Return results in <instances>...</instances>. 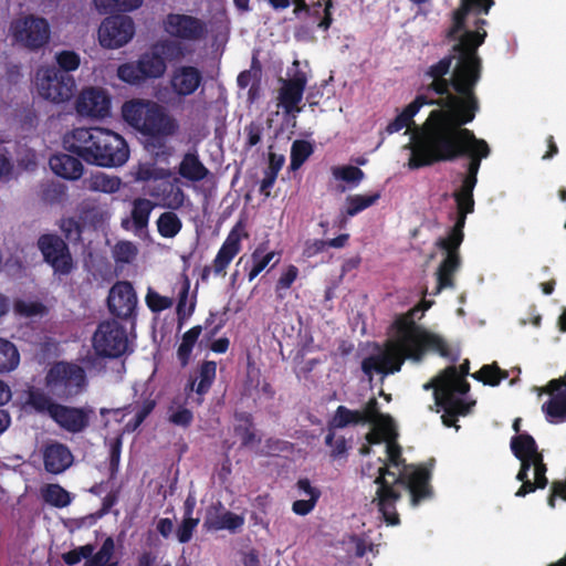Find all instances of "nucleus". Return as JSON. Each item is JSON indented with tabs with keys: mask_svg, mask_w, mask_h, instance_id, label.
Returning <instances> with one entry per match:
<instances>
[{
	"mask_svg": "<svg viewBox=\"0 0 566 566\" xmlns=\"http://www.w3.org/2000/svg\"><path fill=\"white\" fill-rule=\"evenodd\" d=\"M55 61L57 65L65 72H73L77 70L81 64L80 55L71 50L56 52Z\"/></svg>",
	"mask_w": 566,
	"mask_h": 566,
	"instance_id": "nucleus-50",
	"label": "nucleus"
},
{
	"mask_svg": "<svg viewBox=\"0 0 566 566\" xmlns=\"http://www.w3.org/2000/svg\"><path fill=\"white\" fill-rule=\"evenodd\" d=\"M38 247L44 260L54 272L67 274L73 268V261L65 242L57 235L45 234L38 241Z\"/></svg>",
	"mask_w": 566,
	"mask_h": 566,
	"instance_id": "nucleus-15",
	"label": "nucleus"
},
{
	"mask_svg": "<svg viewBox=\"0 0 566 566\" xmlns=\"http://www.w3.org/2000/svg\"><path fill=\"white\" fill-rule=\"evenodd\" d=\"M114 552V539L108 536L104 539L101 548L85 560L84 566H118L117 562H112Z\"/></svg>",
	"mask_w": 566,
	"mask_h": 566,
	"instance_id": "nucleus-34",
	"label": "nucleus"
},
{
	"mask_svg": "<svg viewBox=\"0 0 566 566\" xmlns=\"http://www.w3.org/2000/svg\"><path fill=\"white\" fill-rule=\"evenodd\" d=\"M216 373H217V364L214 361H203L198 371L195 379H189L186 390L189 392H196L198 396L206 395L214 379H216Z\"/></svg>",
	"mask_w": 566,
	"mask_h": 566,
	"instance_id": "nucleus-28",
	"label": "nucleus"
},
{
	"mask_svg": "<svg viewBox=\"0 0 566 566\" xmlns=\"http://www.w3.org/2000/svg\"><path fill=\"white\" fill-rule=\"evenodd\" d=\"M84 185L93 191L114 193L120 189L122 181L118 177L109 176L105 172H96L86 178Z\"/></svg>",
	"mask_w": 566,
	"mask_h": 566,
	"instance_id": "nucleus-31",
	"label": "nucleus"
},
{
	"mask_svg": "<svg viewBox=\"0 0 566 566\" xmlns=\"http://www.w3.org/2000/svg\"><path fill=\"white\" fill-rule=\"evenodd\" d=\"M510 446L515 458L530 457L538 448L535 439L526 432L512 437Z\"/></svg>",
	"mask_w": 566,
	"mask_h": 566,
	"instance_id": "nucleus-37",
	"label": "nucleus"
},
{
	"mask_svg": "<svg viewBox=\"0 0 566 566\" xmlns=\"http://www.w3.org/2000/svg\"><path fill=\"white\" fill-rule=\"evenodd\" d=\"M155 205L148 199H136L134 201L132 218L138 229L147 226L148 219Z\"/></svg>",
	"mask_w": 566,
	"mask_h": 566,
	"instance_id": "nucleus-42",
	"label": "nucleus"
},
{
	"mask_svg": "<svg viewBox=\"0 0 566 566\" xmlns=\"http://www.w3.org/2000/svg\"><path fill=\"white\" fill-rule=\"evenodd\" d=\"M359 410H350L345 406H338L334 417L327 422V433L325 436V444L333 446L335 438V429H342L349 424H359L361 422Z\"/></svg>",
	"mask_w": 566,
	"mask_h": 566,
	"instance_id": "nucleus-26",
	"label": "nucleus"
},
{
	"mask_svg": "<svg viewBox=\"0 0 566 566\" xmlns=\"http://www.w3.org/2000/svg\"><path fill=\"white\" fill-rule=\"evenodd\" d=\"M208 170L193 154L185 155L179 166V174L189 180L198 181L206 177Z\"/></svg>",
	"mask_w": 566,
	"mask_h": 566,
	"instance_id": "nucleus-35",
	"label": "nucleus"
},
{
	"mask_svg": "<svg viewBox=\"0 0 566 566\" xmlns=\"http://www.w3.org/2000/svg\"><path fill=\"white\" fill-rule=\"evenodd\" d=\"M13 311L23 317H35L43 315L45 307L38 301L21 298L14 302Z\"/></svg>",
	"mask_w": 566,
	"mask_h": 566,
	"instance_id": "nucleus-46",
	"label": "nucleus"
},
{
	"mask_svg": "<svg viewBox=\"0 0 566 566\" xmlns=\"http://www.w3.org/2000/svg\"><path fill=\"white\" fill-rule=\"evenodd\" d=\"M244 524V517L230 511H226L221 515L209 514L205 521V525L210 530H228L230 532H237Z\"/></svg>",
	"mask_w": 566,
	"mask_h": 566,
	"instance_id": "nucleus-30",
	"label": "nucleus"
},
{
	"mask_svg": "<svg viewBox=\"0 0 566 566\" xmlns=\"http://www.w3.org/2000/svg\"><path fill=\"white\" fill-rule=\"evenodd\" d=\"M9 35L18 46L35 52L49 43L51 28L44 18L21 15L11 22Z\"/></svg>",
	"mask_w": 566,
	"mask_h": 566,
	"instance_id": "nucleus-10",
	"label": "nucleus"
},
{
	"mask_svg": "<svg viewBox=\"0 0 566 566\" xmlns=\"http://www.w3.org/2000/svg\"><path fill=\"white\" fill-rule=\"evenodd\" d=\"M412 350L446 354L448 348L439 335L413 325L409 317H400L396 322L395 339L385 354H409Z\"/></svg>",
	"mask_w": 566,
	"mask_h": 566,
	"instance_id": "nucleus-7",
	"label": "nucleus"
},
{
	"mask_svg": "<svg viewBox=\"0 0 566 566\" xmlns=\"http://www.w3.org/2000/svg\"><path fill=\"white\" fill-rule=\"evenodd\" d=\"M307 83V76L303 72H296L290 80L283 81L280 91L279 106L286 113H298V104L303 98V92Z\"/></svg>",
	"mask_w": 566,
	"mask_h": 566,
	"instance_id": "nucleus-19",
	"label": "nucleus"
},
{
	"mask_svg": "<svg viewBox=\"0 0 566 566\" xmlns=\"http://www.w3.org/2000/svg\"><path fill=\"white\" fill-rule=\"evenodd\" d=\"M49 164L51 170L64 179L75 180L83 175L82 163L67 154L52 156Z\"/></svg>",
	"mask_w": 566,
	"mask_h": 566,
	"instance_id": "nucleus-25",
	"label": "nucleus"
},
{
	"mask_svg": "<svg viewBox=\"0 0 566 566\" xmlns=\"http://www.w3.org/2000/svg\"><path fill=\"white\" fill-rule=\"evenodd\" d=\"M329 448H331L329 455L333 460L346 458L347 451H348V446H347L346 439L343 436L337 437V438L335 437L333 440V446Z\"/></svg>",
	"mask_w": 566,
	"mask_h": 566,
	"instance_id": "nucleus-58",
	"label": "nucleus"
},
{
	"mask_svg": "<svg viewBox=\"0 0 566 566\" xmlns=\"http://www.w3.org/2000/svg\"><path fill=\"white\" fill-rule=\"evenodd\" d=\"M317 494L315 493L307 500H296L292 505V511L300 516H305L313 511L317 503Z\"/></svg>",
	"mask_w": 566,
	"mask_h": 566,
	"instance_id": "nucleus-55",
	"label": "nucleus"
},
{
	"mask_svg": "<svg viewBox=\"0 0 566 566\" xmlns=\"http://www.w3.org/2000/svg\"><path fill=\"white\" fill-rule=\"evenodd\" d=\"M423 356H366L361 361V369L371 379L373 374L390 375L399 371L405 359L420 363Z\"/></svg>",
	"mask_w": 566,
	"mask_h": 566,
	"instance_id": "nucleus-20",
	"label": "nucleus"
},
{
	"mask_svg": "<svg viewBox=\"0 0 566 566\" xmlns=\"http://www.w3.org/2000/svg\"><path fill=\"white\" fill-rule=\"evenodd\" d=\"M300 271L297 266L287 264L282 268L280 276L275 284V292L280 298H283L293 283L297 280Z\"/></svg>",
	"mask_w": 566,
	"mask_h": 566,
	"instance_id": "nucleus-41",
	"label": "nucleus"
},
{
	"mask_svg": "<svg viewBox=\"0 0 566 566\" xmlns=\"http://www.w3.org/2000/svg\"><path fill=\"white\" fill-rule=\"evenodd\" d=\"M247 235L244 226L241 222H238L217 254L214 260V269L217 272H222L229 265L232 259L241 250V241L247 238Z\"/></svg>",
	"mask_w": 566,
	"mask_h": 566,
	"instance_id": "nucleus-21",
	"label": "nucleus"
},
{
	"mask_svg": "<svg viewBox=\"0 0 566 566\" xmlns=\"http://www.w3.org/2000/svg\"><path fill=\"white\" fill-rule=\"evenodd\" d=\"M146 304L153 312H161L172 306V300L167 296H163L156 291L148 290L146 294Z\"/></svg>",
	"mask_w": 566,
	"mask_h": 566,
	"instance_id": "nucleus-52",
	"label": "nucleus"
},
{
	"mask_svg": "<svg viewBox=\"0 0 566 566\" xmlns=\"http://www.w3.org/2000/svg\"><path fill=\"white\" fill-rule=\"evenodd\" d=\"M156 527H157L158 533L163 537L168 538L174 531V523L170 518L163 517V518H159Z\"/></svg>",
	"mask_w": 566,
	"mask_h": 566,
	"instance_id": "nucleus-64",
	"label": "nucleus"
},
{
	"mask_svg": "<svg viewBox=\"0 0 566 566\" xmlns=\"http://www.w3.org/2000/svg\"><path fill=\"white\" fill-rule=\"evenodd\" d=\"M117 77L129 85H139L145 82L140 65L137 62H126L117 67Z\"/></svg>",
	"mask_w": 566,
	"mask_h": 566,
	"instance_id": "nucleus-40",
	"label": "nucleus"
},
{
	"mask_svg": "<svg viewBox=\"0 0 566 566\" xmlns=\"http://www.w3.org/2000/svg\"><path fill=\"white\" fill-rule=\"evenodd\" d=\"M41 495L45 503L59 509L66 507L72 502L70 492H67L60 484L55 483L46 484L43 486L41 490Z\"/></svg>",
	"mask_w": 566,
	"mask_h": 566,
	"instance_id": "nucleus-33",
	"label": "nucleus"
},
{
	"mask_svg": "<svg viewBox=\"0 0 566 566\" xmlns=\"http://www.w3.org/2000/svg\"><path fill=\"white\" fill-rule=\"evenodd\" d=\"M136 180L159 182L149 190V195L159 198L164 207L178 209L184 205L185 195L178 186V179H171L170 172L150 164H142L133 172Z\"/></svg>",
	"mask_w": 566,
	"mask_h": 566,
	"instance_id": "nucleus-9",
	"label": "nucleus"
},
{
	"mask_svg": "<svg viewBox=\"0 0 566 566\" xmlns=\"http://www.w3.org/2000/svg\"><path fill=\"white\" fill-rule=\"evenodd\" d=\"M556 496H559V497L566 500V481L565 482L556 481L553 483L552 493L548 496V501H547L548 505L551 507H555Z\"/></svg>",
	"mask_w": 566,
	"mask_h": 566,
	"instance_id": "nucleus-61",
	"label": "nucleus"
},
{
	"mask_svg": "<svg viewBox=\"0 0 566 566\" xmlns=\"http://www.w3.org/2000/svg\"><path fill=\"white\" fill-rule=\"evenodd\" d=\"M135 35V23L126 15L104 19L97 31V40L102 48L117 50L128 44Z\"/></svg>",
	"mask_w": 566,
	"mask_h": 566,
	"instance_id": "nucleus-12",
	"label": "nucleus"
},
{
	"mask_svg": "<svg viewBox=\"0 0 566 566\" xmlns=\"http://www.w3.org/2000/svg\"><path fill=\"white\" fill-rule=\"evenodd\" d=\"M327 247L326 241L321 239L306 240L303 248V256L306 259L313 258L323 252Z\"/></svg>",
	"mask_w": 566,
	"mask_h": 566,
	"instance_id": "nucleus-57",
	"label": "nucleus"
},
{
	"mask_svg": "<svg viewBox=\"0 0 566 566\" xmlns=\"http://www.w3.org/2000/svg\"><path fill=\"white\" fill-rule=\"evenodd\" d=\"M34 87L41 97L59 104L73 96L75 83L72 76L53 66H41L35 72Z\"/></svg>",
	"mask_w": 566,
	"mask_h": 566,
	"instance_id": "nucleus-11",
	"label": "nucleus"
},
{
	"mask_svg": "<svg viewBox=\"0 0 566 566\" xmlns=\"http://www.w3.org/2000/svg\"><path fill=\"white\" fill-rule=\"evenodd\" d=\"M168 420L174 426L188 428L193 421V413L190 409L182 406L178 407L177 409L170 407Z\"/></svg>",
	"mask_w": 566,
	"mask_h": 566,
	"instance_id": "nucleus-51",
	"label": "nucleus"
},
{
	"mask_svg": "<svg viewBox=\"0 0 566 566\" xmlns=\"http://www.w3.org/2000/svg\"><path fill=\"white\" fill-rule=\"evenodd\" d=\"M374 424L375 428L366 434V440L369 444H379L394 438L391 437L394 430L391 418H386V422Z\"/></svg>",
	"mask_w": 566,
	"mask_h": 566,
	"instance_id": "nucleus-45",
	"label": "nucleus"
},
{
	"mask_svg": "<svg viewBox=\"0 0 566 566\" xmlns=\"http://www.w3.org/2000/svg\"><path fill=\"white\" fill-rule=\"evenodd\" d=\"M156 407V401L153 399H146L142 407L136 411L134 419H133V429H136L139 427L145 419L151 413V411Z\"/></svg>",
	"mask_w": 566,
	"mask_h": 566,
	"instance_id": "nucleus-56",
	"label": "nucleus"
},
{
	"mask_svg": "<svg viewBox=\"0 0 566 566\" xmlns=\"http://www.w3.org/2000/svg\"><path fill=\"white\" fill-rule=\"evenodd\" d=\"M386 453V459L378 458L381 465L377 469L378 475L374 481L377 490L373 503L388 525H398L400 518L396 504L400 501L401 493L395 486L406 488L410 493L411 505L417 506L433 494L430 485L431 472L423 465L406 464L402 449L395 437L387 441Z\"/></svg>",
	"mask_w": 566,
	"mask_h": 566,
	"instance_id": "nucleus-2",
	"label": "nucleus"
},
{
	"mask_svg": "<svg viewBox=\"0 0 566 566\" xmlns=\"http://www.w3.org/2000/svg\"><path fill=\"white\" fill-rule=\"evenodd\" d=\"M474 379L482 381L484 385L497 386L503 379L509 377L506 370H502L496 363L486 364L481 369L471 375Z\"/></svg>",
	"mask_w": 566,
	"mask_h": 566,
	"instance_id": "nucleus-36",
	"label": "nucleus"
},
{
	"mask_svg": "<svg viewBox=\"0 0 566 566\" xmlns=\"http://www.w3.org/2000/svg\"><path fill=\"white\" fill-rule=\"evenodd\" d=\"M125 122L145 136L163 139L178 130L176 118L167 114L156 102L132 99L122 107Z\"/></svg>",
	"mask_w": 566,
	"mask_h": 566,
	"instance_id": "nucleus-5",
	"label": "nucleus"
},
{
	"mask_svg": "<svg viewBox=\"0 0 566 566\" xmlns=\"http://www.w3.org/2000/svg\"><path fill=\"white\" fill-rule=\"evenodd\" d=\"M201 83V73L193 66L177 67L170 77V87L178 96H188L197 91Z\"/></svg>",
	"mask_w": 566,
	"mask_h": 566,
	"instance_id": "nucleus-23",
	"label": "nucleus"
},
{
	"mask_svg": "<svg viewBox=\"0 0 566 566\" xmlns=\"http://www.w3.org/2000/svg\"><path fill=\"white\" fill-rule=\"evenodd\" d=\"M44 386L56 399L69 400L84 390L86 374L84 368L76 364L57 361L46 371Z\"/></svg>",
	"mask_w": 566,
	"mask_h": 566,
	"instance_id": "nucleus-8",
	"label": "nucleus"
},
{
	"mask_svg": "<svg viewBox=\"0 0 566 566\" xmlns=\"http://www.w3.org/2000/svg\"><path fill=\"white\" fill-rule=\"evenodd\" d=\"M359 416L363 418L360 423H382L386 422V418H390L379 412V405L375 397L367 401L364 409L359 411Z\"/></svg>",
	"mask_w": 566,
	"mask_h": 566,
	"instance_id": "nucleus-47",
	"label": "nucleus"
},
{
	"mask_svg": "<svg viewBox=\"0 0 566 566\" xmlns=\"http://www.w3.org/2000/svg\"><path fill=\"white\" fill-rule=\"evenodd\" d=\"M109 311L120 318H130L136 310L137 296L129 282L114 284L108 294Z\"/></svg>",
	"mask_w": 566,
	"mask_h": 566,
	"instance_id": "nucleus-18",
	"label": "nucleus"
},
{
	"mask_svg": "<svg viewBox=\"0 0 566 566\" xmlns=\"http://www.w3.org/2000/svg\"><path fill=\"white\" fill-rule=\"evenodd\" d=\"M198 523V518H193L192 516H185L184 521L177 528V538L181 544L188 543L192 538Z\"/></svg>",
	"mask_w": 566,
	"mask_h": 566,
	"instance_id": "nucleus-53",
	"label": "nucleus"
},
{
	"mask_svg": "<svg viewBox=\"0 0 566 566\" xmlns=\"http://www.w3.org/2000/svg\"><path fill=\"white\" fill-rule=\"evenodd\" d=\"M63 145L87 164L103 168L123 166L129 158L126 140L103 127L75 128L64 136Z\"/></svg>",
	"mask_w": 566,
	"mask_h": 566,
	"instance_id": "nucleus-4",
	"label": "nucleus"
},
{
	"mask_svg": "<svg viewBox=\"0 0 566 566\" xmlns=\"http://www.w3.org/2000/svg\"><path fill=\"white\" fill-rule=\"evenodd\" d=\"M313 153V146L306 140H295L291 148V169L297 170Z\"/></svg>",
	"mask_w": 566,
	"mask_h": 566,
	"instance_id": "nucleus-43",
	"label": "nucleus"
},
{
	"mask_svg": "<svg viewBox=\"0 0 566 566\" xmlns=\"http://www.w3.org/2000/svg\"><path fill=\"white\" fill-rule=\"evenodd\" d=\"M75 107L81 116L102 119L109 115L111 97L103 88L87 87L80 93Z\"/></svg>",
	"mask_w": 566,
	"mask_h": 566,
	"instance_id": "nucleus-17",
	"label": "nucleus"
},
{
	"mask_svg": "<svg viewBox=\"0 0 566 566\" xmlns=\"http://www.w3.org/2000/svg\"><path fill=\"white\" fill-rule=\"evenodd\" d=\"M281 254L274 250H269L264 244L258 247L250 256L248 279L252 282L268 265L274 266L280 262Z\"/></svg>",
	"mask_w": 566,
	"mask_h": 566,
	"instance_id": "nucleus-27",
	"label": "nucleus"
},
{
	"mask_svg": "<svg viewBox=\"0 0 566 566\" xmlns=\"http://www.w3.org/2000/svg\"><path fill=\"white\" fill-rule=\"evenodd\" d=\"M175 49L172 42L161 41L138 59L145 81L159 78L166 73L167 60L174 56Z\"/></svg>",
	"mask_w": 566,
	"mask_h": 566,
	"instance_id": "nucleus-14",
	"label": "nucleus"
},
{
	"mask_svg": "<svg viewBox=\"0 0 566 566\" xmlns=\"http://www.w3.org/2000/svg\"><path fill=\"white\" fill-rule=\"evenodd\" d=\"M96 354H126L133 352V340L115 321L102 323L93 337Z\"/></svg>",
	"mask_w": 566,
	"mask_h": 566,
	"instance_id": "nucleus-13",
	"label": "nucleus"
},
{
	"mask_svg": "<svg viewBox=\"0 0 566 566\" xmlns=\"http://www.w3.org/2000/svg\"><path fill=\"white\" fill-rule=\"evenodd\" d=\"M118 501V491H112L109 492L102 501V506L97 511L96 516L102 517L106 515L111 509L117 503Z\"/></svg>",
	"mask_w": 566,
	"mask_h": 566,
	"instance_id": "nucleus-60",
	"label": "nucleus"
},
{
	"mask_svg": "<svg viewBox=\"0 0 566 566\" xmlns=\"http://www.w3.org/2000/svg\"><path fill=\"white\" fill-rule=\"evenodd\" d=\"M234 419L239 422L234 426V433L240 438L242 447L247 448L261 442V438H258L254 431V422L251 413L245 411L235 412Z\"/></svg>",
	"mask_w": 566,
	"mask_h": 566,
	"instance_id": "nucleus-29",
	"label": "nucleus"
},
{
	"mask_svg": "<svg viewBox=\"0 0 566 566\" xmlns=\"http://www.w3.org/2000/svg\"><path fill=\"white\" fill-rule=\"evenodd\" d=\"M95 551V546L93 544H86L83 546L75 547L66 553L62 554V560L67 566H75L77 565L82 559L87 560V558L93 554Z\"/></svg>",
	"mask_w": 566,
	"mask_h": 566,
	"instance_id": "nucleus-48",
	"label": "nucleus"
},
{
	"mask_svg": "<svg viewBox=\"0 0 566 566\" xmlns=\"http://www.w3.org/2000/svg\"><path fill=\"white\" fill-rule=\"evenodd\" d=\"M182 223L174 212H164L157 220V229L161 237L174 238L181 230Z\"/></svg>",
	"mask_w": 566,
	"mask_h": 566,
	"instance_id": "nucleus-38",
	"label": "nucleus"
},
{
	"mask_svg": "<svg viewBox=\"0 0 566 566\" xmlns=\"http://www.w3.org/2000/svg\"><path fill=\"white\" fill-rule=\"evenodd\" d=\"M480 71L479 56L470 53L442 59L426 74L429 80L428 91L438 94L439 98L432 101L426 95L417 96L385 128L388 135L402 129L410 135V142L405 146L410 150V168L451 160L464 153L471 158L462 185L454 193L457 222L436 243L444 252V259L437 272L436 294L452 286V274L460 264L458 249L463 241L465 219L474 210L473 189L478 181L480 163L490 155L488 143L462 127L471 123L479 111L474 88L480 80Z\"/></svg>",
	"mask_w": 566,
	"mask_h": 566,
	"instance_id": "nucleus-1",
	"label": "nucleus"
},
{
	"mask_svg": "<svg viewBox=\"0 0 566 566\" xmlns=\"http://www.w3.org/2000/svg\"><path fill=\"white\" fill-rule=\"evenodd\" d=\"M379 198V192H373L368 195L357 193L347 196L344 202V213L347 217H354L360 211L375 205Z\"/></svg>",
	"mask_w": 566,
	"mask_h": 566,
	"instance_id": "nucleus-32",
	"label": "nucleus"
},
{
	"mask_svg": "<svg viewBox=\"0 0 566 566\" xmlns=\"http://www.w3.org/2000/svg\"><path fill=\"white\" fill-rule=\"evenodd\" d=\"M120 440H117L112 447L109 451V470L111 476L113 478L117 471L120 460Z\"/></svg>",
	"mask_w": 566,
	"mask_h": 566,
	"instance_id": "nucleus-59",
	"label": "nucleus"
},
{
	"mask_svg": "<svg viewBox=\"0 0 566 566\" xmlns=\"http://www.w3.org/2000/svg\"><path fill=\"white\" fill-rule=\"evenodd\" d=\"M73 463L70 449L60 442L49 443L43 450V464L46 472L60 474Z\"/></svg>",
	"mask_w": 566,
	"mask_h": 566,
	"instance_id": "nucleus-22",
	"label": "nucleus"
},
{
	"mask_svg": "<svg viewBox=\"0 0 566 566\" xmlns=\"http://www.w3.org/2000/svg\"><path fill=\"white\" fill-rule=\"evenodd\" d=\"M25 405L39 415L49 416L61 429L71 433L83 432L94 415L91 407H72L55 402L43 389L33 386L27 390Z\"/></svg>",
	"mask_w": 566,
	"mask_h": 566,
	"instance_id": "nucleus-6",
	"label": "nucleus"
},
{
	"mask_svg": "<svg viewBox=\"0 0 566 566\" xmlns=\"http://www.w3.org/2000/svg\"><path fill=\"white\" fill-rule=\"evenodd\" d=\"M452 363L442 369L437 376L423 384V390H433L434 405L429 406L430 411L443 410L441 420L443 426L455 428L459 417L468 416L475 406V400H468L465 396L470 391V384L467 376L470 370L469 359H464L459 366L455 365L459 356H451Z\"/></svg>",
	"mask_w": 566,
	"mask_h": 566,
	"instance_id": "nucleus-3",
	"label": "nucleus"
},
{
	"mask_svg": "<svg viewBox=\"0 0 566 566\" xmlns=\"http://www.w3.org/2000/svg\"><path fill=\"white\" fill-rule=\"evenodd\" d=\"M118 0H94V6L99 13L117 11Z\"/></svg>",
	"mask_w": 566,
	"mask_h": 566,
	"instance_id": "nucleus-63",
	"label": "nucleus"
},
{
	"mask_svg": "<svg viewBox=\"0 0 566 566\" xmlns=\"http://www.w3.org/2000/svg\"><path fill=\"white\" fill-rule=\"evenodd\" d=\"M164 30L169 35L184 41H198L207 33V28L201 20L179 13H171L166 17Z\"/></svg>",
	"mask_w": 566,
	"mask_h": 566,
	"instance_id": "nucleus-16",
	"label": "nucleus"
},
{
	"mask_svg": "<svg viewBox=\"0 0 566 566\" xmlns=\"http://www.w3.org/2000/svg\"><path fill=\"white\" fill-rule=\"evenodd\" d=\"M113 254L116 262L130 263L136 259L138 249L133 242L122 241L115 245Z\"/></svg>",
	"mask_w": 566,
	"mask_h": 566,
	"instance_id": "nucleus-49",
	"label": "nucleus"
},
{
	"mask_svg": "<svg viewBox=\"0 0 566 566\" xmlns=\"http://www.w3.org/2000/svg\"><path fill=\"white\" fill-rule=\"evenodd\" d=\"M201 334V326H195L185 333L179 346V354H188L192 350L195 343Z\"/></svg>",
	"mask_w": 566,
	"mask_h": 566,
	"instance_id": "nucleus-54",
	"label": "nucleus"
},
{
	"mask_svg": "<svg viewBox=\"0 0 566 566\" xmlns=\"http://www.w3.org/2000/svg\"><path fill=\"white\" fill-rule=\"evenodd\" d=\"M190 283L188 280H184L179 291V300L177 305V312L179 318H188L195 310V297L189 295Z\"/></svg>",
	"mask_w": 566,
	"mask_h": 566,
	"instance_id": "nucleus-44",
	"label": "nucleus"
},
{
	"mask_svg": "<svg viewBox=\"0 0 566 566\" xmlns=\"http://www.w3.org/2000/svg\"><path fill=\"white\" fill-rule=\"evenodd\" d=\"M562 380L552 379L545 391L552 397L543 405V411L548 418H565L566 417V389H560Z\"/></svg>",
	"mask_w": 566,
	"mask_h": 566,
	"instance_id": "nucleus-24",
	"label": "nucleus"
},
{
	"mask_svg": "<svg viewBox=\"0 0 566 566\" xmlns=\"http://www.w3.org/2000/svg\"><path fill=\"white\" fill-rule=\"evenodd\" d=\"M21 356H0V374L14 370L20 363Z\"/></svg>",
	"mask_w": 566,
	"mask_h": 566,
	"instance_id": "nucleus-62",
	"label": "nucleus"
},
{
	"mask_svg": "<svg viewBox=\"0 0 566 566\" xmlns=\"http://www.w3.org/2000/svg\"><path fill=\"white\" fill-rule=\"evenodd\" d=\"M332 175L348 187L358 186L365 177L363 170L354 166H335L332 168Z\"/></svg>",
	"mask_w": 566,
	"mask_h": 566,
	"instance_id": "nucleus-39",
	"label": "nucleus"
}]
</instances>
